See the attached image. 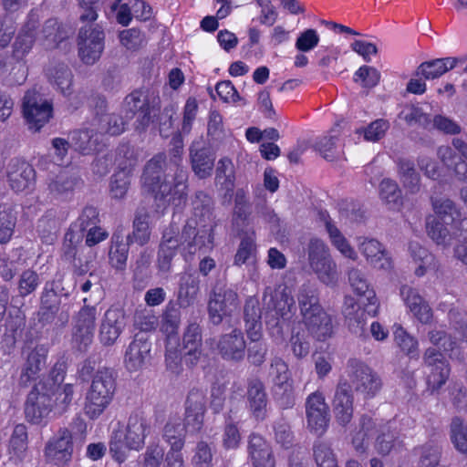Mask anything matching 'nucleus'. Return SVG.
Segmentation results:
<instances>
[{
  "instance_id": "nucleus-1",
  "label": "nucleus",
  "mask_w": 467,
  "mask_h": 467,
  "mask_svg": "<svg viewBox=\"0 0 467 467\" xmlns=\"http://www.w3.org/2000/svg\"><path fill=\"white\" fill-rule=\"evenodd\" d=\"M169 158L159 152L150 159L141 175L142 190L164 205L183 208L188 198L187 172L182 166L183 141L173 137Z\"/></svg>"
},
{
  "instance_id": "nucleus-2",
  "label": "nucleus",
  "mask_w": 467,
  "mask_h": 467,
  "mask_svg": "<svg viewBox=\"0 0 467 467\" xmlns=\"http://www.w3.org/2000/svg\"><path fill=\"white\" fill-rule=\"evenodd\" d=\"M213 226L196 230L195 225L186 222L181 234L179 228L171 223L161 237L157 253V268L159 272L169 273L171 263L178 250L187 261L192 258L196 253L206 254L213 248Z\"/></svg>"
},
{
  "instance_id": "nucleus-3",
  "label": "nucleus",
  "mask_w": 467,
  "mask_h": 467,
  "mask_svg": "<svg viewBox=\"0 0 467 467\" xmlns=\"http://www.w3.org/2000/svg\"><path fill=\"white\" fill-rule=\"evenodd\" d=\"M150 432V423L142 411L130 414L126 425L118 422L110 432L109 453L111 459L121 464L129 457L130 451H140Z\"/></svg>"
},
{
  "instance_id": "nucleus-4",
  "label": "nucleus",
  "mask_w": 467,
  "mask_h": 467,
  "mask_svg": "<svg viewBox=\"0 0 467 467\" xmlns=\"http://www.w3.org/2000/svg\"><path fill=\"white\" fill-rule=\"evenodd\" d=\"M301 322L308 336L325 342L334 335L333 317L323 307L317 288L303 285L296 295Z\"/></svg>"
},
{
  "instance_id": "nucleus-5",
  "label": "nucleus",
  "mask_w": 467,
  "mask_h": 467,
  "mask_svg": "<svg viewBox=\"0 0 467 467\" xmlns=\"http://www.w3.org/2000/svg\"><path fill=\"white\" fill-rule=\"evenodd\" d=\"M116 389L117 378L114 371L109 368L98 369L85 396V415L91 420H98L113 401Z\"/></svg>"
},
{
  "instance_id": "nucleus-6",
  "label": "nucleus",
  "mask_w": 467,
  "mask_h": 467,
  "mask_svg": "<svg viewBox=\"0 0 467 467\" xmlns=\"http://www.w3.org/2000/svg\"><path fill=\"white\" fill-rule=\"evenodd\" d=\"M263 301L265 306V318L268 327L283 333L284 326H288L296 312V302L287 286L278 285L266 286Z\"/></svg>"
},
{
  "instance_id": "nucleus-7",
  "label": "nucleus",
  "mask_w": 467,
  "mask_h": 467,
  "mask_svg": "<svg viewBox=\"0 0 467 467\" xmlns=\"http://www.w3.org/2000/svg\"><path fill=\"white\" fill-rule=\"evenodd\" d=\"M161 112L159 98L150 99L140 88L128 94L121 105V113L127 120L135 119L134 129L138 132L145 131Z\"/></svg>"
},
{
  "instance_id": "nucleus-8",
  "label": "nucleus",
  "mask_w": 467,
  "mask_h": 467,
  "mask_svg": "<svg viewBox=\"0 0 467 467\" xmlns=\"http://www.w3.org/2000/svg\"><path fill=\"white\" fill-rule=\"evenodd\" d=\"M431 204L435 215L427 218V233L438 244H442L450 234L447 226L450 225L453 229V224L455 220L459 219L461 211L450 199L431 198Z\"/></svg>"
},
{
  "instance_id": "nucleus-9",
  "label": "nucleus",
  "mask_w": 467,
  "mask_h": 467,
  "mask_svg": "<svg viewBox=\"0 0 467 467\" xmlns=\"http://www.w3.org/2000/svg\"><path fill=\"white\" fill-rule=\"evenodd\" d=\"M346 373L351 389L362 394L366 400L376 397L382 388V381L378 373L358 358L348 360Z\"/></svg>"
},
{
  "instance_id": "nucleus-10",
  "label": "nucleus",
  "mask_w": 467,
  "mask_h": 467,
  "mask_svg": "<svg viewBox=\"0 0 467 467\" xmlns=\"http://www.w3.org/2000/svg\"><path fill=\"white\" fill-rule=\"evenodd\" d=\"M370 300L355 299L346 296L342 313L348 328L355 333L364 331L367 320L374 317L379 312V303L376 294L369 293Z\"/></svg>"
},
{
  "instance_id": "nucleus-11",
  "label": "nucleus",
  "mask_w": 467,
  "mask_h": 467,
  "mask_svg": "<svg viewBox=\"0 0 467 467\" xmlns=\"http://www.w3.org/2000/svg\"><path fill=\"white\" fill-rule=\"evenodd\" d=\"M78 56L86 65L98 61L105 48V32L99 24H89L79 28L78 34Z\"/></svg>"
},
{
  "instance_id": "nucleus-12",
  "label": "nucleus",
  "mask_w": 467,
  "mask_h": 467,
  "mask_svg": "<svg viewBox=\"0 0 467 467\" xmlns=\"http://www.w3.org/2000/svg\"><path fill=\"white\" fill-rule=\"evenodd\" d=\"M308 261L318 279L326 285H334L337 280L336 264L328 247L319 238H311L308 244Z\"/></svg>"
},
{
  "instance_id": "nucleus-13",
  "label": "nucleus",
  "mask_w": 467,
  "mask_h": 467,
  "mask_svg": "<svg viewBox=\"0 0 467 467\" xmlns=\"http://www.w3.org/2000/svg\"><path fill=\"white\" fill-rule=\"evenodd\" d=\"M87 302L88 299L84 298V306L74 317L72 328V345L79 352L88 351L96 330L97 307L88 306Z\"/></svg>"
},
{
  "instance_id": "nucleus-14",
  "label": "nucleus",
  "mask_w": 467,
  "mask_h": 467,
  "mask_svg": "<svg viewBox=\"0 0 467 467\" xmlns=\"http://www.w3.org/2000/svg\"><path fill=\"white\" fill-rule=\"evenodd\" d=\"M23 115L33 131H39L53 117V103L36 91H27L23 99Z\"/></svg>"
},
{
  "instance_id": "nucleus-15",
  "label": "nucleus",
  "mask_w": 467,
  "mask_h": 467,
  "mask_svg": "<svg viewBox=\"0 0 467 467\" xmlns=\"http://www.w3.org/2000/svg\"><path fill=\"white\" fill-rule=\"evenodd\" d=\"M239 305L237 292L225 286L214 288L208 301L209 318L213 324L219 325L223 318L232 317Z\"/></svg>"
},
{
  "instance_id": "nucleus-16",
  "label": "nucleus",
  "mask_w": 467,
  "mask_h": 467,
  "mask_svg": "<svg viewBox=\"0 0 467 467\" xmlns=\"http://www.w3.org/2000/svg\"><path fill=\"white\" fill-rule=\"evenodd\" d=\"M53 397L46 386L35 384L25 403V416L31 424H40L52 410Z\"/></svg>"
},
{
  "instance_id": "nucleus-17",
  "label": "nucleus",
  "mask_w": 467,
  "mask_h": 467,
  "mask_svg": "<svg viewBox=\"0 0 467 467\" xmlns=\"http://www.w3.org/2000/svg\"><path fill=\"white\" fill-rule=\"evenodd\" d=\"M185 411L182 427L192 435L202 433L206 413V398L198 389L189 391L185 400Z\"/></svg>"
},
{
  "instance_id": "nucleus-18",
  "label": "nucleus",
  "mask_w": 467,
  "mask_h": 467,
  "mask_svg": "<svg viewBox=\"0 0 467 467\" xmlns=\"http://www.w3.org/2000/svg\"><path fill=\"white\" fill-rule=\"evenodd\" d=\"M306 413L310 431L318 436L323 435L328 428L330 414L322 392L316 391L307 397Z\"/></svg>"
},
{
  "instance_id": "nucleus-19",
  "label": "nucleus",
  "mask_w": 467,
  "mask_h": 467,
  "mask_svg": "<svg viewBox=\"0 0 467 467\" xmlns=\"http://www.w3.org/2000/svg\"><path fill=\"white\" fill-rule=\"evenodd\" d=\"M423 363L429 368L427 384L432 391L439 390L448 380L451 367L441 352L433 347L425 349Z\"/></svg>"
},
{
  "instance_id": "nucleus-20",
  "label": "nucleus",
  "mask_w": 467,
  "mask_h": 467,
  "mask_svg": "<svg viewBox=\"0 0 467 467\" xmlns=\"http://www.w3.org/2000/svg\"><path fill=\"white\" fill-rule=\"evenodd\" d=\"M74 442L71 431L67 428H59L45 445L44 454L47 461L67 464L72 460Z\"/></svg>"
},
{
  "instance_id": "nucleus-21",
  "label": "nucleus",
  "mask_w": 467,
  "mask_h": 467,
  "mask_svg": "<svg viewBox=\"0 0 467 467\" xmlns=\"http://www.w3.org/2000/svg\"><path fill=\"white\" fill-rule=\"evenodd\" d=\"M6 177L10 188L16 192H21L35 185L36 174L29 162L14 158L8 163Z\"/></svg>"
},
{
  "instance_id": "nucleus-22",
  "label": "nucleus",
  "mask_w": 467,
  "mask_h": 467,
  "mask_svg": "<svg viewBox=\"0 0 467 467\" xmlns=\"http://www.w3.org/2000/svg\"><path fill=\"white\" fill-rule=\"evenodd\" d=\"M354 396L348 379H340L332 401L333 412L337 422L346 427L350 423L354 412Z\"/></svg>"
},
{
  "instance_id": "nucleus-23",
  "label": "nucleus",
  "mask_w": 467,
  "mask_h": 467,
  "mask_svg": "<svg viewBox=\"0 0 467 467\" xmlns=\"http://www.w3.org/2000/svg\"><path fill=\"white\" fill-rule=\"evenodd\" d=\"M38 26L37 16L32 12L29 13L13 44L12 57L16 61L24 60L32 50L36 40Z\"/></svg>"
},
{
  "instance_id": "nucleus-24",
  "label": "nucleus",
  "mask_w": 467,
  "mask_h": 467,
  "mask_svg": "<svg viewBox=\"0 0 467 467\" xmlns=\"http://www.w3.org/2000/svg\"><path fill=\"white\" fill-rule=\"evenodd\" d=\"M216 348L224 360L234 362L243 360L246 349L244 333L234 328L230 333L222 335L217 341Z\"/></svg>"
},
{
  "instance_id": "nucleus-25",
  "label": "nucleus",
  "mask_w": 467,
  "mask_h": 467,
  "mask_svg": "<svg viewBox=\"0 0 467 467\" xmlns=\"http://www.w3.org/2000/svg\"><path fill=\"white\" fill-rule=\"evenodd\" d=\"M151 350V342L149 338L139 334L135 335L132 341L129 344L125 355L124 364L130 372L140 370L150 358Z\"/></svg>"
},
{
  "instance_id": "nucleus-26",
  "label": "nucleus",
  "mask_w": 467,
  "mask_h": 467,
  "mask_svg": "<svg viewBox=\"0 0 467 467\" xmlns=\"http://www.w3.org/2000/svg\"><path fill=\"white\" fill-rule=\"evenodd\" d=\"M125 327V313L119 308H109L99 328V340L104 346H112Z\"/></svg>"
},
{
  "instance_id": "nucleus-27",
  "label": "nucleus",
  "mask_w": 467,
  "mask_h": 467,
  "mask_svg": "<svg viewBox=\"0 0 467 467\" xmlns=\"http://www.w3.org/2000/svg\"><path fill=\"white\" fill-rule=\"evenodd\" d=\"M247 405L252 416L262 421L267 414V394L263 381L259 378H251L247 380Z\"/></svg>"
},
{
  "instance_id": "nucleus-28",
  "label": "nucleus",
  "mask_w": 467,
  "mask_h": 467,
  "mask_svg": "<svg viewBox=\"0 0 467 467\" xmlns=\"http://www.w3.org/2000/svg\"><path fill=\"white\" fill-rule=\"evenodd\" d=\"M270 375L275 386L284 389V397L280 398L284 409L291 408L295 404L292 395L293 386L288 365L279 357L271 360Z\"/></svg>"
},
{
  "instance_id": "nucleus-29",
  "label": "nucleus",
  "mask_w": 467,
  "mask_h": 467,
  "mask_svg": "<svg viewBox=\"0 0 467 467\" xmlns=\"http://www.w3.org/2000/svg\"><path fill=\"white\" fill-rule=\"evenodd\" d=\"M71 145L82 155L99 153L104 150L106 143L104 134L92 129H82L71 133Z\"/></svg>"
},
{
  "instance_id": "nucleus-30",
  "label": "nucleus",
  "mask_w": 467,
  "mask_h": 467,
  "mask_svg": "<svg viewBox=\"0 0 467 467\" xmlns=\"http://www.w3.org/2000/svg\"><path fill=\"white\" fill-rule=\"evenodd\" d=\"M247 451L252 467H275V459L270 443L260 434L248 437Z\"/></svg>"
},
{
  "instance_id": "nucleus-31",
  "label": "nucleus",
  "mask_w": 467,
  "mask_h": 467,
  "mask_svg": "<svg viewBox=\"0 0 467 467\" xmlns=\"http://www.w3.org/2000/svg\"><path fill=\"white\" fill-rule=\"evenodd\" d=\"M202 337L201 327L193 322L184 330L182 337V351L187 366H195L202 355Z\"/></svg>"
},
{
  "instance_id": "nucleus-32",
  "label": "nucleus",
  "mask_w": 467,
  "mask_h": 467,
  "mask_svg": "<svg viewBox=\"0 0 467 467\" xmlns=\"http://www.w3.org/2000/svg\"><path fill=\"white\" fill-rule=\"evenodd\" d=\"M181 307L173 300H170L161 315L160 330L165 335L169 343H177L178 331L181 324Z\"/></svg>"
},
{
  "instance_id": "nucleus-33",
  "label": "nucleus",
  "mask_w": 467,
  "mask_h": 467,
  "mask_svg": "<svg viewBox=\"0 0 467 467\" xmlns=\"http://www.w3.org/2000/svg\"><path fill=\"white\" fill-rule=\"evenodd\" d=\"M361 253L369 263L378 269L389 271L393 268V261L381 243L376 239H366L360 244Z\"/></svg>"
},
{
  "instance_id": "nucleus-34",
  "label": "nucleus",
  "mask_w": 467,
  "mask_h": 467,
  "mask_svg": "<svg viewBox=\"0 0 467 467\" xmlns=\"http://www.w3.org/2000/svg\"><path fill=\"white\" fill-rule=\"evenodd\" d=\"M47 361V350L43 348H35L27 355L26 363L20 375V385L27 387L36 381L42 367Z\"/></svg>"
},
{
  "instance_id": "nucleus-35",
  "label": "nucleus",
  "mask_w": 467,
  "mask_h": 467,
  "mask_svg": "<svg viewBox=\"0 0 467 467\" xmlns=\"http://www.w3.org/2000/svg\"><path fill=\"white\" fill-rule=\"evenodd\" d=\"M190 157L192 171L199 178L205 179L212 174L215 156L211 148H196L192 145L190 149Z\"/></svg>"
},
{
  "instance_id": "nucleus-36",
  "label": "nucleus",
  "mask_w": 467,
  "mask_h": 467,
  "mask_svg": "<svg viewBox=\"0 0 467 467\" xmlns=\"http://www.w3.org/2000/svg\"><path fill=\"white\" fill-rule=\"evenodd\" d=\"M81 180L68 170L61 169L55 177L49 180L47 189L55 196L67 197L81 183Z\"/></svg>"
},
{
  "instance_id": "nucleus-37",
  "label": "nucleus",
  "mask_w": 467,
  "mask_h": 467,
  "mask_svg": "<svg viewBox=\"0 0 467 467\" xmlns=\"http://www.w3.org/2000/svg\"><path fill=\"white\" fill-rule=\"evenodd\" d=\"M459 59L457 57H442L424 61L416 70V76L422 77L426 80L435 79L453 69Z\"/></svg>"
},
{
  "instance_id": "nucleus-38",
  "label": "nucleus",
  "mask_w": 467,
  "mask_h": 467,
  "mask_svg": "<svg viewBox=\"0 0 467 467\" xmlns=\"http://www.w3.org/2000/svg\"><path fill=\"white\" fill-rule=\"evenodd\" d=\"M192 209H193V216L195 218L199 219V222L197 220H188L187 222H191L192 224L195 225L197 228L198 224H202V223H212L213 220V202L212 197L204 192L203 191H198L195 192L194 198L192 199ZM202 229L203 228H209L213 226V229L214 230V225L210 224L202 225ZM201 230V228L199 229Z\"/></svg>"
},
{
  "instance_id": "nucleus-39",
  "label": "nucleus",
  "mask_w": 467,
  "mask_h": 467,
  "mask_svg": "<svg viewBox=\"0 0 467 467\" xmlns=\"http://www.w3.org/2000/svg\"><path fill=\"white\" fill-rule=\"evenodd\" d=\"M47 79L64 97L73 93V74L67 65L58 63L47 69Z\"/></svg>"
},
{
  "instance_id": "nucleus-40",
  "label": "nucleus",
  "mask_w": 467,
  "mask_h": 467,
  "mask_svg": "<svg viewBox=\"0 0 467 467\" xmlns=\"http://www.w3.org/2000/svg\"><path fill=\"white\" fill-rule=\"evenodd\" d=\"M244 320L247 335L257 338L262 337V311L256 296L246 298L244 307Z\"/></svg>"
},
{
  "instance_id": "nucleus-41",
  "label": "nucleus",
  "mask_w": 467,
  "mask_h": 467,
  "mask_svg": "<svg viewBox=\"0 0 467 467\" xmlns=\"http://www.w3.org/2000/svg\"><path fill=\"white\" fill-rule=\"evenodd\" d=\"M130 244V243L125 242L120 234H112L109 249V264L118 272H124L127 268Z\"/></svg>"
},
{
  "instance_id": "nucleus-42",
  "label": "nucleus",
  "mask_w": 467,
  "mask_h": 467,
  "mask_svg": "<svg viewBox=\"0 0 467 467\" xmlns=\"http://www.w3.org/2000/svg\"><path fill=\"white\" fill-rule=\"evenodd\" d=\"M26 326V316L20 310L10 311L5 323V333L2 336L0 343L8 351L15 348L16 338Z\"/></svg>"
},
{
  "instance_id": "nucleus-43",
  "label": "nucleus",
  "mask_w": 467,
  "mask_h": 467,
  "mask_svg": "<svg viewBox=\"0 0 467 467\" xmlns=\"http://www.w3.org/2000/svg\"><path fill=\"white\" fill-rule=\"evenodd\" d=\"M61 300L53 287L48 288L47 284L43 289L38 311V321L45 324L52 323L59 311Z\"/></svg>"
},
{
  "instance_id": "nucleus-44",
  "label": "nucleus",
  "mask_w": 467,
  "mask_h": 467,
  "mask_svg": "<svg viewBox=\"0 0 467 467\" xmlns=\"http://www.w3.org/2000/svg\"><path fill=\"white\" fill-rule=\"evenodd\" d=\"M150 213L145 208H139L134 216L131 234H128L127 241L138 245H145L150 238Z\"/></svg>"
},
{
  "instance_id": "nucleus-45",
  "label": "nucleus",
  "mask_w": 467,
  "mask_h": 467,
  "mask_svg": "<svg viewBox=\"0 0 467 467\" xmlns=\"http://www.w3.org/2000/svg\"><path fill=\"white\" fill-rule=\"evenodd\" d=\"M200 292V280L197 276L187 274L181 277L177 301L178 306L188 307L194 304Z\"/></svg>"
},
{
  "instance_id": "nucleus-46",
  "label": "nucleus",
  "mask_w": 467,
  "mask_h": 467,
  "mask_svg": "<svg viewBox=\"0 0 467 467\" xmlns=\"http://www.w3.org/2000/svg\"><path fill=\"white\" fill-rule=\"evenodd\" d=\"M359 429L352 436V444L358 452H364L369 439L378 433V422L372 417L364 414L359 419Z\"/></svg>"
},
{
  "instance_id": "nucleus-47",
  "label": "nucleus",
  "mask_w": 467,
  "mask_h": 467,
  "mask_svg": "<svg viewBox=\"0 0 467 467\" xmlns=\"http://www.w3.org/2000/svg\"><path fill=\"white\" fill-rule=\"evenodd\" d=\"M428 338L432 346L442 353L451 357L459 348V339L444 328L434 327L429 330Z\"/></svg>"
},
{
  "instance_id": "nucleus-48",
  "label": "nucleus",
  "mask_w": 467,
  "mask_h": 467,
  "mask_svg": "<svg viewBox=\"0 0 467 467\" xmlns=\"http://www.w3.org/2000/svg\"><path fill=\"white\" fill-rule=\"evenodd\" d=\"M379 194L389 210L400 211L403 205L401 190L397 182L392 179L385 178L380 182Z\"/></svg>"
},
{
  "instance_id": "nucleus-49",
  "label": "nucleus",
  "mask_w": 467,
  "mask_h": 467,
  "mask_svg": "<svg viewBox=\"0 0 467 467\" xmlns=\"http://www.w3.org/2000/svg\"><path fill=\"white\" fill-rule=\"evenodd\" d=\"M28 449V432L25 424H16L12 431L8 443V453L11 459L23 461Z\"/></svg>"
},
{
  "instance_id": "nucleus-50",
  "label": "nucleus",
  "mask_w": 467,
  "mask_h": 467,
  "mask_svg": "<svg viewBox=\"0 0 467 467\" xmlns=\"http://www.w3.org/2000/svg\"><path fill=\"white\" fill-rule=\"evenodd\" d=\"M257 257V245L254 233L245 234L240 240L236 253L234 256L233 265L241 267L244 265H248L256 261Z\"/></svg>"
},
{
  "instance_id": "nucleus-51",
  "label": "nucleus",
  "mask_w": 467,
  "mask_h": 467,
  "mask_svg": "<svg viewBox=\"0 0 467 467\" xmlns=\"http://www.w3.org/2000/svg\"><path fill=\"white\" fill-rule=\"evenodd\" d=\"M438 154L443 164L452 169L456 178L462 182H467V162L457 155L451 147H440Z\"/></svg>"
},
{
  "instance_id": "nucleus-52",
  "label": "nucleus",
  "mask_w": 467,
  "mask_h": 467,
  "mask_svg": "<svg viewBox=\"0 0 467 467\" xmlns=\"http://www.w3.org/2000/svg\"><path fill=\"white\" fill-rule=\"evenodd\" d=\"M326 230L329 235L331 244L345 256L350 259H355L357 254L351 247L347 238L343 235L340 230L333 223L329 215L327 216L325 221Z\"/></svg>"
},
{
  "instance_id": "nucleus-53",
  "label": "nucleus",
  "mask_w": 467,
  "mask_h": 467,
  "mask_svg": "<svg viewBox=\"0 0 467 467\" xmlns=\"http://www.w3.org/2000/svg\"><path fill=\"white\" fill-rule=\"evenodd\" d=\"M179 420H170L163 429V439L171 446L169 451H182L185 444V433Z\"/></svg>"
},
{
  "instance_id": "nucleus-54",
  "label": "nucleus",
  "mask_w": 467,
  "mask_h": 467,
  "mask_svg": "<svg viewBox=\"0 0 467 467\" xmlns=\"http://www.w3.org/2000/svg\"><path fill=\"white\" fill-rule=\"evenodd\" d=\"M409 250L413 261L419 264L414 271L415 275L419 277L423 276L434 262V255L417 242H410L409 244Z\"/></svg>"
},
{
  "instance_id": "nucleus-55",
  "label": "nucleus",
  "mask_w": 467,
  "mask_h": 467,
  "mask_svg": "<svg viewBox=\"0 0 467 467\" xmlns=\"http://www.w3.org/2000/svg\"><path fill=\"white\" fill-rule=\"evenodd\" d=\"M234 223L239 224V223H245L252 214V203L247 191L242 188L237 189L234 193Z\"/></svg>"
},
{
  "instance_id": "nucleus-56",
  "label": "nucleus",
  "mask_w": 467,
  "mask_h": 467,
  "mask_svg": "<svg viewBox=\"0 0 467 467\" xmlns=\"http://www.w3.org/2000/svg\"><path fill=\"white\" fill-rule=\"evenodd\" d=\"M125 169L126 167L120 168L111 177L109 192L113 199L121 200L128 192L130 185V171H126Z\"/></svg>"
},
{
  "instance_id": "nucleus-57",
  "label": "nucleus",
  "mask_w": 467,
  "mask_h": 467,
  "mask_svg": "<svg viewBox=\"0 0 467 467\" xmlns=\"http://www.w3.org/2000/svg\"><path fill=\"white\" fill-rule=\"evenodd\" d=\"M348 282L359 299L370 300L369 293L376 294L370 287L365 274L357 268H352L348 272Z\"/></svg>"
},
{
  "instance_id": "nucleus-58",
  "label": "nucleus",
  "mask_w": 467,
  "mask_h": 467,
  "mask_svg": "<svg viewBox=\"0 0 467 467\" xmlns=\"http://www.w3.org/2000/svg\"><path fill=\"white\" fill-rule=\"evenodd\" d=\"M313 455L317 467H339L331 446L325 441L314 443Z\"/></svg>"
},
{
  "instance_id": "nucleus-59",
  "label": "nucleus",
  "mask_w": 467,
  "mask_h": 467,
  "mask_svg": "<svg viewBox=\"0 0 467 467\" xmlns=\"http://www.w3.org/2000/svg\"><path fill=\"white\" fill-rule=\"evenodd\" d=\"M41 33L44 39L48 42V46L53 47H57L67 37V32L56 18L47 19L42 27Z\"/></svg>"
},
{
  "instance_id": "nucleus-60",
  "label": "nucleus",
  "mask_w": 467,
  "mask_h": 467,
  "mask_svg": "<svg viewBox=\"0 0 467 467\" xmlns=\"http://www.w3.org/2000/svg\"><path fill=\"white\" fill-rule=\"evenodd\" d=\"M393 336L394 341L404 354L410 357L418 355V340L410 336L400 325L395 326Z\"/></svg>"
},
{
  "instance_id": "nucleus-61",
  "label": "nucleus",
  "mask_w": 467,
  "mask_h": 467,
  "mask_svg": "<svg viewBox=\"0 0 467 467\" xmlns=\"http://www.w3.org/2000/svg\"><path fill=\"white\" fill-rule=\"evenodd\" d=\"M378 432L376 448L379 453L388 455L396 441V434L390 430L389 421L378 423Z\"/></svg>"
},
{
  "instance_id": "nucleus-62",
  "label": "nucleus",
  "mask_w": 467,
  "mask_h": 467,
  "mask_svg": "<svg viewBox=\"0 0 467 467\" xmlns=\"http://www.w3.org/2000/svg\"><path fill=\"white\" fill-rule=\"evenodd\" d=\"M16 217L10 208L0 206V244H7L15 232Z\"/></svg>"
},
{
  "instance_id": "nucleus-63",
  "label": "nucleus",
  "mask_w": 467,
  "mask_h": 467,
  "mask_svg": "<svg viewBox=\"0 0 467 467\" xmlns=\"http://www.w3.org/2000/svg\"><path fill=\"white\" fill-rule=\"evenodd\" d=\"M451 440L457 451L467 454V427L459 417H454L451 420Z\"/></svg>"
},
{
  "instance_id": "nucleus-64",
  "label": "nucleus",
  "mask_w": 467,
  "mask_h": 467,
  "mask_svg": "<svg viewBox=\"0 0 467 467\" xmlns=\"http://www.w3.org/2000/svg\"><path fill=\"white\" fill-rule=\"evenodd\" d=\"M353 80L363 88H372L379 83L380 73L373 67L363 65L354 73Z\"/></svg>"
}]
</instances>
